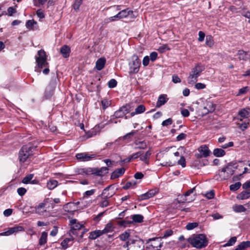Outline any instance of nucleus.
<instances>
[{
	"instance_id": "nucleus-1",
	"label": "nucleus",
	"mask_w": 250,
	"mask_h": 250,
	"mask_svg": "<svg viewBox=\"0 0 250 250\" xmlns=\"http://www.w3.org/2000/svg\"><path fill=\"white\" fill-rule=\"evenodd\" d=\"M187 241L193 247L199 249L206 247L208 244L206 235L203 234H193L188 238Z\"/></svg>"
},
{
	"instance_id": "nucleus-2",
	"label": "nucleus",
	"mask_w": 250,
	"mask_h": 250,
	"mask_svg": "<svg viewBox=\"0 0 250 250\" xmlns=\"http://www.w3.org/2000/svg\"><path fill=\"white\" fill-rule=\"evenodd\" d=\"M205 69L204 66L200 64H197L191 70L189 75L187 78L188 83L191 85L194 84L197 81L198 78L201 75V73Z\"/></svg>"
},
{
	"instance_id": "nucleus-3",
	"label": "nucleus",
	"mask_w": 250,
	"mask_h": 250,
	"mask_svg": "<svg viewBox=\"0 0 250 250\" xmlns=\"http://www.w3.org/2000/svg\"><path fill=\"white\" fill-rule=\"evenodd\" d=\"M36 148L31 145L23 146L20 149L19 158L20 162L24 163L30 156L33 155V149Z\"/></svg>"
},
{
	"instance_id": "nucleus-4",
	"label": "nucleus",
	"mask_w": 250,
	"mask_h": 250,
	"mask_svg": "<svg viewBox=\"0 0 250 250\" xmlns=\"http://www.w3.org/2000/svg\"><path fill=\"white\" fill-rule=\"evenodd\" d=\"M234 173V170L230 166H227L222 168L217 175L215 176L216 179L218 181L227 180L230 178Z\"/></svg>"
},
{
	"instance_id": "nucleus-5",
	"label": "nucleus",
	"mask_w": 250,
	"mask_h": 250,
	"mask_svg": "<svg viewBox=\"0 0 250 250\" xmlns=\"http://www.w3.org/2000/svg\"><path fill=\"white\" fill-rule=\"evenodd\" d=\"M143 244L140 239H129L124 247L127 248V250H142Z\"/></svg>"
},
{
	"instance_id": "nucleus-6",
	"label": "nucleus",
	"mask_w": 250,
	"mask_h": 250,
	"mask_svg": "<svg viewBox=\"0 0 250 250\" xmlns=\"http://www.w3.org/2000/svg\"><path fill=\"white\" fill-rule=\"evenodd\" d=\"M38 56L36 57V62L38 67L40 68L48 67V63L47 62V57L45 51L42 49L38 51Z\"/></svg>"
},
{
	"instance_id": "nucleus-7",
	"label": "nucleus",
	"mask_w": 250,
	"mask_h": 250,
	"mask_svg": "<svg viewBox=\"0 0 250 250\" xmlns=\"http://www.w3.org/2000/svg\"><path fill=\"white\" fill-rule=\"evenodd\" d=\"M141 65V61L137 55H134L132 57V62L130 63V74H135L138 72Z\"/></svg>"
},
{
	"instance_id": "nucleus-8",
	"label": "nucleus",
	"mask_w": 250,
	"mask_h": 250,
	"mask_svg": "<svg viewBox=\"0 0 250 250\" xmlns=\"http://www.w3.org/2000/svg\"><path fill=\"white\" fill-rule=\"evenodd\" d=\"M97 155L95 153L90 154L87 152L79 153L76 155V158L79 161L86 162L95 158Z\"/></svg>"
},
{
	"instance_id": "nucleus-9",
	"label": "nucleus",
	"mask_w": 250,
	"mask_h": 250,
	"mask_svg": "<svg viewBox=\"0 0 250 250\" xmlns=\"http://www.w3.org/2000/svg\"><path fill=\"white\" fill-rule=\"evenodd\" d=\"M47 201L46 200H44L43 202L40 203L38 206L34 208L35 213L40 215H43L47 211Z\"/></svg>"
},
{
	"instance_id": "nucleus-10",
	"label": "nucleus",
	"mask_w": 250,
	"mask_h": 250,
	"mask_svg": "<svg viewBox=\"0 0 250 250\" xmlns=\"http://www.w3.org/2000/svg\"><path fill=\"white\" fill-rule=\"evenodd\" d=\"M133 12L131 10H128V9L123 10L119 12L117 15L111 17L109 18L110 21H114L116 19H121L124 18H126L130 14H133Z\"/></svg>"
},
{
	"instance_id": "nucleus-11",
	"label": "nucleus",
	"mask_w": 250,
	"mask_h": 250,
	"mask_svg": "<svg viewBox=\"0 0 250 250\" xmlns=\"http://www.w3.org/2000/svg\"><path fill=\"white\" fill-rule=\"evenodd\" d=\"M150 247L153 249H156V250H160L161 248L163 246V242L162 238L160 237H156L149 239Z\"/></svg>"
},
{
	"instance_id": "nucleus-12",
	"label": "nucleus",
	"mask_w": 250,
	"mask_h": 250,
	"mask_svg": "<svg viewBox=\"0 0 250 250\" xmlns=\"http://www.w3.org/2000/svg\"><path fill=\"white\" fill-rule=\"evenodd\" d=\"M199 154H196L195 156L197 158H201L202 157H207L208 156L210 153L208 148L206 146H202L198 149Z\"/></svg>"
},
{
	"instance_id": "nucleus-13",
	"label": "nucleus",
	"mask_w": 250,
	"mask_h": 250,
	"mask_svg": "<svg viewBox=\"0 0 250 250\" xmlns=\"http://www.w3.org/2000/svg\"><path fill=\"white\" fill-rule=\"evenodd\" d=\"M237 55L240 61H247L250 59V54L249 52L244 51L243 50H239L237 52Z\"/></svg>"
},
{
	"instance_id": "nucleus-14",
	"label": "nucleus",
	"mask_w": 250,
	"mask_h": 250,
	"mask_svg": "<svg viewBox=\"0 0 250 250\" xmlns=\"http://www.w3.org/2000/svg\"><path fill=\"white\" fill-rule=\"evenodd\" d=\"M157 191L155 189H151L147 191V192L139 196V199L141 200H146L150 198L153 197Z\"/></svg>"
},
{
	"instance_id": "nucleus-15",
	"label": "nucleus",
	"mask_w": 250,
	"mask_h": 250,
	"mask_svg": "<svg viewBox=\"0 0 250 250\" xmlns=\"http://www.w3.org/2000/svg\"><path fill=\"white\" fill-rule=\"evenodd\" d=\"M168 100V98H167V95L166 94H161L159 96L158 99V101L156 103V106L157 107H160V106L164 105Z\"/></svg>"
},
{
	"instance_id": "nucleus-16",
	"label": "nucleus",
	"mask_w": 250,
	"mask_h": 250,
	"mask_svg": "<svg viewBox=\"0 0 250 250\" xmlns=\"http://www.w3.org/2000/svg\"><path fill=\"white\" fill-rule=\"evenodd\" d=\"M134 144L136 146L134 147L135 149H144L147 147V144L145 141L136 140L134 141Z\"/></svg>"
},
{
	"instance_id": "nucleus-17",
	"label": "nucleus",
	"mask_w": 250,
	"mask_h": 250,
	"mask_svg": "<svg viewBox=\"0 0 250 250\" xmlns=\"http://www.w3.org/2000/svg\"><path fill=\"white\" fill-rule=\"evenodd\" d=\"M125 172V169L123 167H121L115 170L111 175V179H114L118 177H120L124 174Z\"/></svg>"
},
{
	"instance_id": "nucleus-18",
	"label": "nucleus",
	"mask_w": 250,
	"mask_h": 250,
	"mask_svg": "<svg viewBox=\"0 0 250 250\" xmlns=\"http://www.w3.org/2000/svg\"><path fill=\"white\" fill-rule=\"evenodd\" d=\"M105 62L106 60L104 58L99 59L96 62V68L98 70H101L104 67Z\"/></svg>"
},
{
	"instance_id": "nucleus-19",
	"label": "nucleus",
	"mask_w": 250,
	"mask_h": 250,
	"mask_svg": "<svg viewBox=\"0 0 250 250\" xmlns=\"http://www.w3.org/2000/svg\"><path fill=\"white\" fill-rule=\"evenodd\" d=\"M108 168L107 167H102L101 168H95V174L102 176L108 173Z\"/></svg>"
},
{
	"instance_id": "nucleus-20",
	"label": "nucleus",
	"mask_w": 250,
	"mask_h": 250,
	"mask_svg": "<svg viewBox=\"0 0 250 250\" xmlns=\"http://www.w3.org/2000/svg\"><path fill=\"white\" fill-rule=\"evenodd\" d=\"M250 197V189L242 191L237 196V198L240 200H244Z\"/></svg>"
},
{
	"instance_id": "nucleus-21",
	"label": "nucleus",
	"mask_w": 250,
	"mask_h": 250,
	"mask_svg": "<svg viewBox=\"0 0 250 250\" xmlns=\"http://www.w3.org/2000/svg\"><path fill=\"white\" fill-rule=\"evenodd\" d=\"M60 52L63 56V57L66 58L69 56V54L70 53V48L67 45H65L61 47L60 49Z\"/></svg>"
},
{
	"instance_id": "nucleus-22",
	"label": "nucleus",
	"mask_w": 250,
	"mask_h": 250,
	"mask_svg": "<svg viewBox=\"0 0 250 250\" xmlns=\"http://www.w3.org/2000/svg\"><path fill=\"white\" fill-rule=\"evenodd\" d=\"M111 187V186H109L103 190L101 194V196L103 197L104 199H108L113 196V193L112 192L110 193L109 191Z\"/></svg>"
},
{
	"instance_id": "nucleus-23",
	"label": "nucleus",
	"mask_w": 250,
	"mask_h": 250,
	"mask_svg": "<svg viewBox=\"0 0 250 250\" xmlns=\"http://www.w3.org/2000/svg\"><path fill=\"white\" fill-rule=\"evenodd\" d=\"M132 219V223H141L143 222L144 217L141 214H134L130 216Z\"/></svg>"
},
{
	"instance_id": "nucleus-24",
	"label": "nucleus",
	"mask_w": 250,
	"mask_h": 250,
	"mask_svg": "<svg viewBox=\"0 0 250 250\" xmlns=\"http://www.w3.org/2000/svg\"><path fill=\"white\" fill-rule=\"evenodd\" d=\"M102 234H103V232L102 231V230H96L90 233L89 238L90 239L94 240L97 238Z\"/></svg>"
},
{
	"instance_id": "nucleus-25",
	"label": "nucleus",
	"mask_w": 250,
	"mask_h": 250,
	"mask_svg": "<svg viewBox=\"0 0 250 250\" xmlns=\"http://www.w3.org/2000/svg\"><path fill=\"white\" fill-rule=\"evenodd\" d=\"M151 155V152L149 150L147 151L144 155H142L140 157V160L144 162L146 164L148 165V159Z\"/></svg>"
},
{
	"instance_id": "nucleus-26",
	"label": "nucleus",
	"mask_w": 250,
	"mask_h": 250,
	"mask_svg": "<svg viewBox=\"0 0 250 250\" xmlns=\"http://www.w3.org/2000/svg\"><path fill=\"white\" fill-rule=\"evenodd\" d=\"M145 106L143 104H140L136 108L135 112H132L130 113V115L133 116L135 114L142 113L145 111Z\"/></svg>"
},
{
	"instance_id": "nucleus-27",
	"label": "nucleus",
	"mask_w": 250,
	"mask_h": 250,
	"mask_svg": "<svg viewBox=\"0 0 250 250\" xmlns=\"http://www.w3.org/2000/svg\"><path fill=\"white\" fill-rule=\"evenodd\" d=\"M85 199V198H84L83 197L81 199V206H79L80 208L83 209L87 208L92 203L91 201H86Z\"/></svg>"
},
{
	"instance_id": "nucleus-28",
	"label": "nucleus",
	"mask_w": 250,
	"mask_h": 250,
	"mask_svg": "<svg viewBox=\"0 0 250 250\" xmlns=\"http://www.w3.org/2000/svg\"><path fill=\"white\" fill-rule=\"evenodd\" d=\"M213 155L216 157H222L225 155V151L222 148H215L213 151Z\"/></svg>"
},
{
	"instance_id": "nucleus-29",
	"label": "nucleus",
	"mask_w": 250,
	"mask_h": 250,
	"mask_svg": "<svg viewBox=\"0 0 250 250\" xmlns=\"http://www.w3.org/2000/svg\"><path fill=\"white\" fill-rule=\"evenodd\" d=\"M47 233L43 231L42 232L41 236L39 239V244L42 246L44 245L47 242Z\"/></svg>"
},
{
	"instance_id": "nucleus-30",
	"label": "nucleus",
	"mask_w": 250,
	"mask_h": 250,
	"mask_svg": "<svg viewBox=\"0 0 250 250\" xmlns=\"http://www.w3.org/2000/svg\"><path fill=\"white\" fill-rule=\"evenodd\" d=\"M233 210L235 212H243L246 210V208L241 205H236L232 207Z\"/></svg>"
},
{
	"instance_id": "nucleus-31",
	"label": "nucleus",
	"mask_w": 250,
	"mask_h": 250,
	"mask_svg": "<svg viewBox=\"0 0 250 250\" xmlns=\"http://www.w3.org/2000/svg\"><path fill=\"white\" fill-rule=\"evenodd\" d=\"M9 229L11 232V234L17 233L20 231H23L24 229L23 227L21 226H15L13 227L9 228Z\"/></svg>"
},
{
	"instance_id": "nucleus-32",
	"label": "nucleus",
	"mask_w": 250,
	"mask_h": 250,
	"mask_svg": "<svg viewBox=\"0 0 250 250\" xmlns=\"http://www.w3.org/2000/svg\"><path fill=\"white\" fill-rule=\"evenodd\" d=\"M58 181L55 180H51L47 183V187L49 189H53L58 185Z\"/></svg>"
},
{
	"instance_id": "nucleus-33",
	"label": "nucleus",
	"mask_w": 250,
	"mask_h": 250,
	"mask_svg": "<svg viewBox=\"0 0 250 250\" xmlns=\"http://www.w3.org/2000/svg\"><path fill=\"white\" fill-rule=\"evenodd\" d=\"M206 43L209 47H211L214 44L213 38L211 36L208 35L206 37Z\"/></svg>"
},
{
	"instance_id": "nucleus-34",
	"label": "nucleus",
	"mask_w": 250,
	"mask_h": 250,
	"mask_svg": "<svg viewBox=\"0 0 250 250\" xmlns=\"http://www.w3.org/2000/svg\"><path fill=\"white\" fill-rule=\"evenodd\" d=\"M130 230H128L127 231H125L124 233L121 234L120 235V239L122 241H125L126 239H127L129 236H130V233H129Z\"/></svg>"
},
{
	"instance_id": "nucleus-35",
	"label": "nucleus",
	"mask_w": 250,
	"mask_h": 250,
	"mask_svg": "<svg viewBox=\"0 0 250 250\" xmlns=\"http://www.w3.org/2000/svg\"><path fill=\"white\" fill-rule=\"evenodd\" d=\"M113 230V228L112 225L111 224H107L104 229L102 230V231L103 232V234L107 233L109 232H111Z\"/></svg>"
},
{
	"instance_id": "nucleus-36",
	"label": "nucleus",
	"mask_w": 250,
	"mask_h": 250,
	"mask_svg": "<svg viewBox=\"0 0 250 250\" xmlns=\"http://www.w3.org/2000/svg\"><path fill=\"white\" fill-rule=\"evenodd\" d=\"M236 237L235 236L232 237L230 239L223 245L224 247L232 246L236 241Z\"/></svg>"
},
{
	"instance_id": "nucleus-37",
	"label": "nucleus",
	"mask_w": 250,
	"mask_h": 250,
	"mask_svg": "<svg viewBox=\"0 0 250 250\" xmlns=\"http://www.w3.org/2000/svg\"><path fill=\"white\" fill-rule=\"evenodd\" d=\"M54 90V87L51 86V85H49L46 89L45 91V95L46 96L49 97H50L53 93Z\"/></svg>"
},
{
	"instance_id": "nucleus-38",
	"label": "nucleus",
	"mask_w": 250,
	"mask_h": 250,
	"mask_svg": "<svg viewBox=\"0 0 250 250\" xmlns=\"http://www.w3.org/2000/svg\"><path fill=\"white\" fill-rule=\"evenodd\" d=\"M205 108L209 112H213L215 110V105L211 102H208Z\"/></svg>"
},
{
	"instance_id": "nucleus-39",
	"label": "nucleus",
	"mask_w": 250,
	"mask_h": 250,
	"mask_svg": "<svg viewBox=\"0 0 250 250\" xmlns=\"http://www.w3.org/2000/svg\"><path fill=\"white\" fill-rule=\"evenodd\" d=\"M36 24H37V22L33 20H28L27 21L25 25L27 29H32L33 28V26Z\"/></svg>"
},
{
	"instance_id": "nucleus-40",
	"label": "nucleus",
	"mask_w": 250,
	"mask_h": 250,
	"mask_svg": "<svg viewBox=\"0 0 250 250\" xmlns=\"http://www.w3.org/2000/svg\"><path fill=\"white\" fill-rule=\"evenodd\" d=\"M241 186V184L240 182H237L234 184L231 185L229 186V189L231 191H236L240 188Z\"/></svg>"
},
{
	"instance_id": "nucleus-41",
	"label": "nucleus",
	"mask_w": 250,
	"mask_h": 250,
	"mask_svg": "<svg viewBox=\"0 0 250 250\" xmlns=\"http://www.w3.org/2000/svg\"><path fill=\"white\" fill-rule=\"evenodd\" d=\"M136 182L134 181H129L127 182L125 186H123V188L124 189H127L131 187H134L136 185Z\"/></svg>"
},
{
	"instance_id": "nucleus-42",
	"label": "nucleus",
	"mask_w": 250,
	"mask_h": 250,
	"mask_svg": "<svg viewBox=\"0 0 250 250\" xmlns=\"http://www.w3.org/2000/svg\"><path fill=\"white\" fill-rule=\"evenodd\" d=\"M249 112L245 109L241 110L238 114L243 118H247L249 115Z\"/></svg>"
},
{
	"instance_id": "nucleus-43",
	"label": "nucleus",
	"mask_w": 250,
	"mask_h": 250,
	"mask_svg": "<svg viewBox=\"0 0 250 250\" xmlns=\"http://www.w3.org/2000/svg\"><path fill=\"white\" fill-rule=\"evenodd\" d=\"M197 223H189L186 226V229L188 230H191L198 226Z\"/></svg>"
},
{
	"instance_id": "nucleus-44",
	"label": "nucleus",
	"mask_w": 250,
	"mask_h": 250,
	"mask_svg": "<svg viewBox=\"0 0 250 250\" xmlns=\"http://www.w3.org/2000/svg\"><path fill=\"white\" fill-rule=\"evenodd\" d=\"M33 174H29L25 176L22 180V182L24 184H28L33 178Z\"/></svg>"
},
{
	"instance_id": "nucleus-45",
	"label": "nucleus",
	"mask_w": 250,
	"mask_h": 250,
	"mask_svg": "<svg viewBox=\"0 0 250 250\" xmlns=\"http://www.w3.org/2000/svg\"><path fill=\"white\" fill-rule=\"evenodd\" d=\"M249 90V88L248 86H245L243 88L239 89L238 93L237 94V96H239L241 95L244 94L246 93Z\"/></svg>"
},
{
	"instance_id": "nucleus-46",
	"label": "nucleus",
	"mask_w": 250,
	"mask_h": 250,
	"mask_svg": "<svg viewBox=\"0 0 250 250\" xmlns=\"http://www.w3.org/2000/svg\"><path fill=\"white\" fill-rule=\"evenodd\" d=\"M176 164V162H171L170 161H169L168 162H165L163 163H161L160 165L162 166H165V167H172L174 165H175Z\"/></svg>"
},
{
	"instance_id": "nucleus-47",
	"label": "nucleus",
	"mask_w": 250,
	"mask_h": 250,
	"mask_svg": "<svg viewBox=\"0 0 250 250\" xmlns=\"http://www.w3.org/2000/svg\"><path fill=\"white\" fill-rule=\"evenodd\" d=\"M82 3V0H75L73 4V7L75 10L79 9L80 6Z\"/></svg>"
},
{
	"instance_id": "nucleus-48",
	"label": "nucleus",
	"mask_w": 250,
	"mask_h": 250,
	"mask_svg": "<svg viewBox=\"0 0 250 250\" xmlns=\"http://www.w3.org/2000/svg\"><path fill=\"white\" fill-rule=\"evenodd\" d=\"M117 81L114 79H111L108 83V85L109 88H114L117 85Z\"/></svg>"
},
{
	"instance_id": "nucleus-49",
	"label": "nucleus",
	"mask_w": 250,
	"mask_h": 250,
	"mask_svg": "<svg viewBox=\"0 0 250 250\" xmlns=\"http://www.w3.org/2000/svg\"><path fill=\"white\" fill-rule=\"evenodd\" d=\"M124 115L125 114L124 112H123L120 109L115 112L114 114V116L116 118L123 117Z\"/></svg>"
},
{
	"instance_id": "nucleus-50",
	"label": "nucleus",
	"mask_w": 250,
	"mask_h": 250,
	"mask_svg": "<svg viewBox=\"0 0 250 250\" xmlns=\"http://www.w3.org/2000/svg\"><path fill=\"white\" fill-rule=\"evenodd\" d=\"M177 163L183 167H185L186 166V160L183 156H181L180 159L178 161Z\"/></svg>"
},
{
	"instance_id": "nucleus-51",
	"label": "nucleus",
	"mask_w": 250,
	"mask_h": 250,
	"mask_svg": "<svg viewBox=\"0 0 250 250\" xmlns=\"http://www.w3.org/2000/svg\"><path fill=\"white\" fill-rule=\"evenodd\" d=\"M84 174L86 175H89L91 174H95V168L90 167L84 168Z\"/></svg>"
},
{
	"instance_id": "nucleus-52",
	"label": "nucleus",
	"mask_w": 250,
	"mask_h": 250,
	"mask_svg": "<svg viewBox=\"0 0 250 250\" xmlns=\"http://www.w3.org/2000/svg\"><path fill=\"white\" fill-rule=\"evenodd\" d=\"M240 13L243 16L250 19V11H246L243 9L240 11Z\"/></svg>"
},
{
	"instance_id": "nucleus-53",
	"label": "nucleus",
	"mask_w": 250,
	"mask_h": 250,
	"mask_svg": "<svg viewBox=\"0 0 250 250\" xmlns=\"http://www.w3.org/2000/svg\"><path fill=\"white\" fill-rule=\"evenodd\" d=\"M26 192V189L24 188H19L17 189L18 194L21 196L25 194Z\"/></svg>"
},
{
	"instance_id": "nucleus-54",
	"label": "nucleus",
	"mask_w": 250,
	"mask_h": 250,
	"mask_svg": "<svg viewBox=\"0 0 250 250\" xmlns=\"http://www.w3.org/2000/svg\"><path fill=\"white\" fill-rule=\"evenodd\" d=\"M95 189H91L90 190H87L83 193V197L84 198H86V196H89L93 195L95 193Z\"/></svg>"
},
{
	"instance_id": "nucleus-55",
	"label": "nucleus",
	"mask_w": 250,
	"mask_h": 250,
	"mask_svg": "<svg viewBox=\"0 0 250 250\" xmlns=\"http://www.w3.org/2000/svg\"><path fill=\"white\" fill-rule=\"evenodd\" d=\"M169 48H168V46L167 44H164L162 46H161L159 47L158 49V50L160 53H163L166 50H169Z\"/></svg>"
},
{
	"instance_id": "nucleus-56",
	"label": "nucleus",
	"mask_w": 250,
	"mask_h": 250,
	"mask_svg": "<svg viewBox=\"0 0 250 250\" xmlns=\"http://www.w3.org/2000/svg\"><path fill=\"white\" fill-rule=\"evenodd\" d=\"M102 104L103 108L105 109L110 105V102L107 100H104L102 101Z\"/></svg>"
},
{
	"instance_id": "nucleus-57",
	"label": "nucleus",
	"mask_w": 250,
	"mask_h": 250,
	"mask_svg": "<svg viewBox=\"0 0 250 250\" xmlns=\"http://www.w3.org/2000/svg\"><path fill=\"white\" fill-rule=\"evenodd\" d=\"M143 154V152L142 151H139L137 152H136L135 153H133L132 155H131V158L132 159H137L139 157H140V156Z\"/></svg>"
},
{
	"instance_id": "nucleus-58",
	"label": "nucleus",
	"mask_w": 250,
	"mask_h": 250,
	"mask_svg": "<svg viewBox=\"0 0 250 250\" xmlns=\"http://www.w3.org/2000/svg\"><path fill=\"white\" fill-rule=\"evenodd\" d=\"M244 249L247 248H250V241H243L240 244Z\"/></svg>"
},
{
	"instance_id": "nucleus-59",
	"label": "nucleus",
	"mask_w": 250,
	"mask_h": 250,
	"mask_svg": "<svg viewBox=\"0 0 250 250\" xmlns=\"http://www.w3.org/2000/svg\"><path fill=\"white\" fill-rule=\"evenodd\" d=\"M185 150H186V149H185V148L184 146H180L178 149V151L175 152L174 153V155L175 156L178 157V156H179L180 155V154L182 153V151L185 152Z\"/></svg>"
},
{
	"instance_id": "nucleus-60",
	"label": "nucleus",
	"mask_w": 250,
	"mask_h": 250,
	"mask_svg": "<svg viewBox=\"0 0 250 250\" xmlns=\"http://www.w3.org/2000/svg\"><path fill=\"white\" fill-rule=\"evenodd\" d=\"M172 120L171 118H168L165 121H164L162 123V125L163 126H167L168 125H170L172 124Z\"/></svg>"
},
{
	"instance_id": "nucleus-61",
	"label": "nucleus",
	"mask_w": 250,
	"mask_h": 250,
	"mask_svg": "<svg viewBox=\"0 0 250 250\" xmlns=\"http://www.w3.org/2000/svg\"><path fill=\"white\" fill-rule=\"evenodd\" d=\"M187 137V134L184 133H180L179 135L177 136L176 138V140L177 141H180L182 140L185 139Z\"/></svg>"
},
{
	"instance_id": "nucleus-62",
	"label": "nucleus",
	"mask_w": 250,
	"mask_h": 250,
	"mask_svg": "<svg viewBox=\"0 0 250 250\" xmlns=\"http://www.w3.org/2000/svg\"><path fill=\"white\" fill-rule=\"evenodd\" d=\"M195 87L197 89H203L206 88V85L204 83H199L195 84Z\"/></svg>"
},
{
	"instance_id": "nucleus-63",
	"label": "nucleus",
	"mask_w": 250,
	"mask_h": 250,
	"mask_svg": "<svg viewBox=\"0 0 250 250\" xmlns=\"http://www.w3.org/2000/svg\"><path fill=\"white\" fill-rule=\"evenodd\" d=\"M214 196V192L213 190H211L209 192H207L205 196L208 199H212Z\"/></svg>"
},
{
	"instance_id": "nucleus-64",
	"label": "nucleus",
	"mask_w": 250,
	"mask_h": 250,
	"mask_svg": "<svg viewBox=\"0 0 250 250\" xmlns=\"http://www.w3.org/2000/svg\"><path fill=\"white\" fill-rule=\"evenodd\" d=\"M69 241L68 239H65L61 242V246L63 249H66L67 248L68 242Z\"/></svg>"
}]
</instances>
